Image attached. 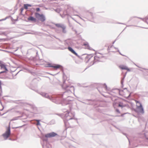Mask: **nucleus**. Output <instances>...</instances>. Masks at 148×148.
<instances>
[{
  "instance_id": "nucleus-20",
  "label": "nucleus",
  "mask_w": 148,
  "mask_h": 148,
  "mask_svg": "<svg viewBox=\"0 0 148 148\" xmlns=\"http://www.w3.org/2000/svg\"><path fill=\"white\" fill-rule=\"evenodd\" d=\"M116 112H117V113H120V112L119 111V110L118 109H116Z\"/></svg>"
},
{
  "instance_id": "nucleus-2",
  "label": "nucleus",
  "mask_w": 148,
  "mask_h": 148,
  "mask_svg": "<svg viewBox=\"0 0 148 148\" xmlns=\"http://www.w3.org/2000/svg\"><path fill=\"white\" fill-rule=\"evenodd\" d=\"M103 57L102 54L99 53H96L94 57V59L96 61H101L102 58Z\"/></svg>"
},
{
  "instance_id": "nucleus-18",
  "label": "nucleus",
  "mask_w": 148,
  "mask_h": 148,
  "mask_svg": "<svg viewBox=\"0 0 148 148\" xmlns=\"http://www.w3.org/2000/svg\"><path fill=\"white\" fill-rule=\"evenodd\" d=\"M36 10L37 12H38L40 11V9L39 8H37Z\"/></svg>"
},
{
  "instance_id": "nucleus-21",
  "label": "nucleus",
  "mask_w": 148,
  "mask_h": 148,
  "mask_svg": "<svg viewBox=\"0 0 148 148\" xmlns=\"http://www.w3.org/2000/svg\"><path fill=\"white\" fill-rule=\"evenodd\" d=\"M1 81H0V88H1Z\"/></svg>"
},
{
  "instance_id": "nucleus-10",
  "label": "nucleus",
  "mask_w": 148,
  "mask_h": 148,
  "mask_svg": "<svg viewBox=\"0 0 148 148\" xmlns=\"http://www.w3.org/2000/svg\"><path fill=\"white\" fill-rule=\"evenodd\" d=\"M55 25L58 27H60L62 28L63 30H65L66 28L65 27L63 24H56Z\"/></svg>"
},
{
  "instance_id": "nucleus-11",
  "label": "nucleus",
  "mask_w": 148,
  "mask_h": 148,
  "mask_svg": "<svg viewBox=\"0 0 148 148\" xmlns=\"http://www.w3.org/2000/svg\"><path fill=\"white\" fill-rule=\"evenodd\" d=\"M27 20L29 21L36 22V19L32 16H30L29 17L27 18Z\"/></svg>"
},
{
  "instance_id": "nucleus-14",
  "label": "nucleus",
  "mask_w": 148,
  "mask_h": 148,
  "mask_svg": "<svg viewBox=\"0 0 148 148\" xmlns=\"http://www.w3.org/2000/svg\"><path fill=\"white\" fill-rule=\"evenodd\" d=\"M31 5H30L28 4H25L24 5V8L25 9H27L28 7H31Z\"/></svg>"
},
{
  "instance_id": "nucleus-19",
  "label": "nucleus",
  "mask_w": 148,
  "mask_h": 148,
  "mask_svg": "<svg viewBox=\"0 0 148 148\" xmlns=\"http://www.w3.org/2000/svg\"><path fill=\"white\" fill-rule=\"evenodd\" d=\"M36 121L37 122V125H39V120H37Z\"/></svg>"
},
{
  "instance_id": "nucleus-15",
  "label": "nucleus",
  "mask_w": 148,
  "mask_h": 148,
  "mask_svg": "<svg viewBox=\"0 0 148 148\" xmlns=\"http://www.w3.org/2000/svg\"><path fill=\"white\" fill-rule=\"evenodd\" d=\"M119 107H123L124 106V105L122 103H120L118 105Z\"/></svg>"
},
{
  "instance_id": "nucleus-4",
  "label": "nucleus",
  "mask_w": 148,
  "mask_h": 148,
  "mask_svg": "<svg viewBox=\"0 0 148 148\" xmlns=\"http://www.w3.org/2000/svg\"><path fill=\"white\" fill-rule=\"evenodd\" d=\"M82 46L84 47V48L85 49L90 50H93V49L90 46L89 44L87 42L84 43L83 44Z\"/></svg>"
},
{
  "instance_id": "nucleus-3",
  "label": "nucleus",
  "mask_w": 148,
  "mask_h": 148,
  "mask_svg": "<svg viewBox=\"0 0 148 148\" xmlns=\"http://www.w3.org/2000/svg\"><path fill=\"white\" fill-rule=\"evenodd\" d=\"M10 134V128L8 127L6 132L3 134V136L5 139H6L9 136Z\"/></svg>"
},
{
  "instance_id": "nucleus-1",
  "label": "nucleus",
  "mask_w": 148,
  "mask_h": 148,
  "mask_svg": "<svg viewBox=\"0 0 148 148\" xmlns=\"http://www.w3.org/2000/svg\"><path fill=\"white\" fill-rule=\"evenodd\" d=\"M35 16L36 18L38 19L42 22H44L45 20V18L43 14H40L38 13H35Z\"/></svg>"
},
{
  "instance_id": "nucleus-5",
  "label": "nucleus",
  "mask_w": 148,
  "mask_h": 148,
  "mask_svg": "<svg viewBox=\"0 0 148 148\" xmlns=\"http://www.w3.org/2000/svg\"><path fill=\"white\" fill-rule=\"evenodd\" d=\"M57 134L54 132H52L49 133L45 135V137L47 138H51L55 137L57 136Z\"/></svg>"
},
{
  "instance_id": "nucleus-7",
  "label": "nucleus",
  "mask_w": 148,
  "mask_h": 148,
  "mask_svg": "<svg viewBox=\"0 0 148 148\" xmlns=\"http://www.w3.org/2000/svg\"><path fill=\"white\" fill-rule=\"evenodd\" d=\"M49 66L50 67H52L56 70L58 69L62 68V66L61 65L59 64H54L53 65H50Z\"/></svg>"
},
{
  "instance_id": "nucleus-9",
  "label": "nucleus",
  "mask_w": 148,
  "mask_h": 148,
  "mask_svg": "<svg viewBox=\"0 0 148 148\" xmlns=\"http://www.w3.org/2000/svg\"><path fill=\"white\" fill-rule=\"evenodd\" d=\"M119 68L122 70H126L128 71H130V69L127 66L124 65H121L119 66Z\"/></svg>"
},
{
  "instance_id": "nucleus-6",
  "label": "nucleus",
  "mask_w": 148,
  "mask_h": 148,
  "mask_svg": "<svg viewBox=\"0 0 148 148\" xmlns=\"http://www.w3.org/2000/svg\"><path fill=\"white\" fill-rule=\"evenodd\" d=\"M68 49L69 50V51H71V52H72V53L75 54V56L78 57L79 58L82 59L81 57L79 56L76 53L75 51L72 49V48H71L70 47H69L68 48Z\"/></svg>"
},
{
  "instance_id": "nucleus-13",
  "label": "nucleus",
  "mask_w": 148,
  "mask_h": 148,
  "mask_svg": "<svg viewBox=\"0 0 148 148\" xmlns=\"http://www.w3.org/2000/svg\"><path fill=\"white\" fill-rule=\"evenodd\" d=\"M142 20L148 24V16H146L145 18H142Z\"/></svg>"
},
{
  "instance_id": "nucleus-8",
  "label": "nucleus",
  "mask_w": 148,
  "mask_h": 148,
  "mask_svg": "<svg viewBox=\"0 0 148 148\" xmlns=\"http://www.w3.org/2000/svg\"><path fill=\"white\" fill-rule=\"evenodd\" d=\"M0 67L1 69H3L4 70V71H1L0 72V74L4 73L5 72V71H7V69L6 68V67L4 64H1L0 65Z\"/></svg>"
},
{
  "instance_id": "nucleus-12",
  "label": "nucleus",
  "mask_w": 148,
  "mask_h": 148,
  "mask_svg": "<svg viewBox=\"0 0 148 148\" xmlns=\"http://www.w3.org/2000/svg\"><path fill=\"white\" fill-rule=\"evenodd\" d=\"M126 92L129 93V95H126L125 93H125V92H123V90H121L119 92V93L120 94H121V95H123L125 97L127 98L130 96V95L129 94V93L127 91H126Z\"/></svg>"
},
{
  "instance_id": "nucleus-16",
  "label": "nucleus",
  "mask_w": 148,
  "mask_h": 148,
  "mask_svg": "<svg viewBox=\"0 0 148 148\" xmlns=\"http://www.w3.org/2000/svg\"><path fill=\"white\" fill-rule=\"evenodd\" d=\"M85 60H87V59H88L90 58V56H89V55L86 56L85 57Z\"/></svg>"
},
{
  "instance_id": "nucleus-22",
  "label": "nucleus",
  "mask_w": 148,
  "mask_h": 148,
  "mask_svg": "<svg viewBox=\"0 0 148 148\" xmlns=\"http://www.w3.org/2000/svg\"><path fill=\"white\" fill-rule=\"evenodd\" d=\"M85 56V55H83L82 56Z\"/></svg>"
},
{
  "instance_id": "nucleus-17",
  "label": "nucleus",
  "mask_w": 148,
  "mask_h": 148,
  "mask_svg": "<svg viewBox=\"0 0 148 148\" xmlns=\"http://www.w3.org/2000/svg\"><path fill=\"white\" fill-rule=\"evenodd\" d=\"M139 108H140V109H141V110L142 111V112H143V108L142 106L141 105V104H140V106H139Z\"/></svg>"
}]
</instances>
